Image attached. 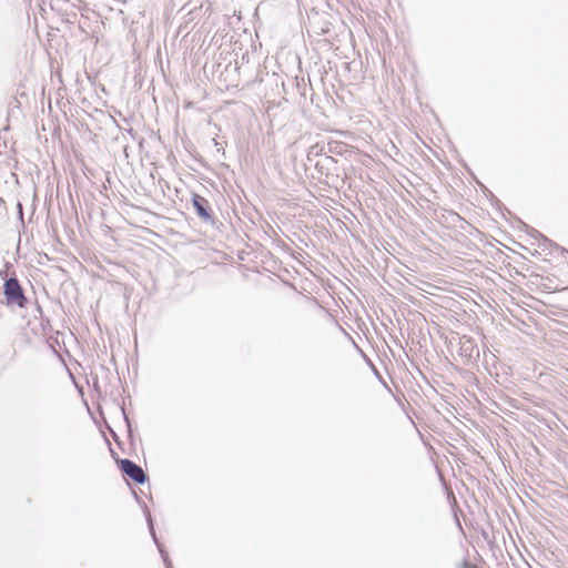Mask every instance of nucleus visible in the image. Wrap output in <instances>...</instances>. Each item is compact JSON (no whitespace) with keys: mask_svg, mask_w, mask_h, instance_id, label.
Returning a JSON list of instances; mask_svg holds the SVG:
<instances>
[{"mask_svg":"<svg viewBox=\"0 0 568 568\" xmlns=\"http://www.w3.org/2000/svg\"><path fill=\"white\" fill-rule=\"evenodd\" d=\"M3 293L8 305H17L18 307L26 306L27 297L17 278L12 277L4 282Z\"/></svg>","mask_w":568,"mask_h":568,"instance_id":"nucleus-1","label":"nucleus"},{"mask_svg":"<svg viewBox=\"0 0 568 568\" xmlns=\"http://www.w3.org/2000/svg\"><path fill=\"white\" fill-rule=\"evenodd\" d=\"M119 468L135 484H143L146 476L143 469L129 459L115 458Z\"/></svg>","mask_w":568,"mask_h":568,"instance_id":"nucleus-2","label":"nucleus"},{"mask_svg":"<svg viewBox=\"0 0 568 568\" xmlns=\"http://www.w3.org/2000/svg\"><path fill=\"white\" fill-rule=\"evenodd\" d=\"M203 202H205V200L202 196H200V195H194L193 196V204H194L197 213L200 215H202V216H207V213H206V211H205V209L203 207V204H202Z\"/></svg>","mask_w":568,"mask_h":568,"instance_id":"nucleus-3","label":"nucleus"},{"mask_svg":"<svg viewBox=\"0 0 568 568\" xmlns=\"http://www.w3.org/2000/svg\"><path fill=\"white\" fill-rule=\"evenodd\" d=\"M463 568H477L475 565H471L469 562H464Z\"/></svg>","mask_w":568,"mask_h":568,"instance_id":"nucleus-4","label":"nucleus"}]
</instances>
